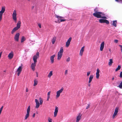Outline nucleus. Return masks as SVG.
<instances>
[{"instance_id":"a211bd4d","label":"nucleus","mask_w":122,"mask_h":122,"mask_svg":"<svg viewBox=\"0 0 122 122\" xmlns=\"http://www.w3.org/2000/svg\"><path fill=\"white\" fill-rule=\"evenodd\" d=\"M84 47H85L84 46L82 47L80 50L79 55L81 56H82L83 55V53L84 51Z\"/></svg>"},{"instance_id":"f257e3e1","label":"nucleus","mask_w":122,"mask_h":122,"mask_svg":"<svg viewBox=\"0 0 122 122\" xmlns=\"http://www.w3.org/2000/svg\"><path fill=\"white\" fill-rule=\"evenodd\" d=\"M94 10L95 12L93 14V15L95 17L98 18H107L106 16H104L105 15L103 13L101 12H98V8L97 7L94 9Z\"/></svg>"},{"instance_id":"680f3d73","label":"nucleus","mask_w":122,"mask_h":122,"mask_svg":"<svg viewBox=\"0 0 122 122\" xmlns=\"http://www.w3.org/2000/svg\"><path fill=\"white\" fill-rule=\"evenodd\" d=\"M36 113H37H37H38V112H36Z\"/></svg>"},{"instance_id":"5701e85b","label":"nucleus","mask_w":122,"mask_h":122,"mask_svg":"<svg viewBox=\"0 0 122 122\" xmlns=\"http://www.w3.org/2000/svg\"><path fill=\"white\" fill-rule=\"evenodd\" d=\"M53 71H50L48 75L47 76L49 78H50L53 75Z\"/></svg>"},{"instance_id":"1a4fd4ad","label":"nucleus","mask_w":122,"mask_h":122,"mask_svg":"<svg viewBox=\"0 0 122 122\" xmlns=\"http://www.w3.org/2000/svg\"><path fill=\"white\" fill-rule=\"evenodd\" d=\"M14 55V53L13 51H11L8 55V59L10 60L12 59Z\"/></svg>"},{"instance_id":"49530a36","label":"nucleus","mask_w":122,"mask_h":122,"mask_svg":"<svg viewBox=\"0 0 122 122\" xmlns=\"http://www.w3.org/2000/svg\"><path fill=\"white\" fill-rule=\"evenodd\" d=\"M50 97L49 96H47V101H49V98Z\"/></svg>"},{"instance_id":"3c124183","label":"nucleus","mask_w":122,"mask_h":122,"mask_svg":"<svg viewBox=\"0 0 122 122\" xmlns=\"http://www.w3.org/2000/svg\"><path fill=\"white\" fill-rule=\"evenodd\" d=\"M3 106H2L0 108V109H1L2 110L3 109Z\"/></svg>"},{"instance_id":"c85d7f7f","label":"nucleus","mask_w":122,"mask_h":122,"mask_svg":"<svg viewBox=\"0 0 122 122\" xmlns=\"http://www.w3.org/2000/svg\"><path fill=\"white\" fill-rule=\"evenodd\" d=\"M117 86V87H119L120 89L122 88V81L120 83L119 85Z\"/></svg>"},{"instance_id":"603ef678","label":"nucleus","mask_w":122,"mask_h":122,"mask_svg":"<svg viewBox=\"0 0 122 122\" xmlns=\"http://www.w3.org/2000/svg\"><path fill=\"white\" fill-rule=\"evenodd\" d=\"M114 77H112V80L113 81V80H114Z\"/></svg>"},{"instance_id":"f03ea898","label":"nucleus","mask_w":122,"mask_h":122,"mask_svg":"<svg viewBox=\"0 0 122 122\" xmlns=\"http://www.w3.org/2000/svg\"><path fill=\"white\" fill-rule=\"evenodd\" d=\"M39 53L37 52L36 55H34L33 57V59L34 63H32L30 66L32 70L34 71L35 69V66H36V64L37 62V59L39 57Z\"/></svg>"},{"instance_id":"bf43d9fd","label":"nucleus","mask_w":122,"mask_h":122,"mask_svg":"<svg viewBox=\"0 0 122 122\" xmlns=\"http://www.w3.org/2000/svg\"><path fill=\"white\" fill-rule=\"evenodd\" d=\"M1 112V111H0V115L1 114V112Z\"/></svg>"},{"instance_id":"e433bc0d","label":"nucleus","mask_w":122,"mask_h":122,"mask_svg":"<svg viewBox=\"0 0 122 122\" xmlns=\"http://www.w3.org/2000/svg\"><path fill=\"white\" fill-rule=\"evenodd\" d=\"M67 72H68V70H66L65 71V75H67Z\"/></svg>"},{"instance_id":"aec40b11","label":"nucleus","mask_w":122,"mask_h":122,"mask_svg":"<svg viewBox=\"0 0 122 122\" xmlns=\"http://www.w3.org/2000/svg\"><path fill=\"white\" fill-rule=\"evenodd\" d=\"M5 7L4 6L2 7L1 10L0 11V14L3 15V13L5 12Z\"/></svg>"},{"instance_id":"423d86ee","label":"nucleus","mask_w":122,"mask_h":122,"mask_svg":"<svg viewBox=\"0 0 122 122\" xmlns=\"http://www.w3.org/2000/svg\"><path fill=\"white\" fill-rule=\"evenodd\" d=\"M64 90V88L62 87L60 89L57 91L56 92V97L58 98L60 96L61 94L62 93Z\"/></svg>"},{"instance_id":"6e6552de","label":"nucleus","mask_w":122,"mask_h":122,"mask_svg":"<svg viewBox=\"0 0 122 122\" xmlns=\"http://www.w3.org/2000/svg\"><path fill=\"white\" fill-rule=\"evenodd\" d=\"M16 15V11L15 10L13 11L12 16L13 19L15 21H16L17 20Z\"/></svg>"},{"instance_id":"f8f14e48","label":"nucleus","mask_w":122,"mask_h":122,"mask_svg":"<svg viewBox=\"0 0 122 122\" xmlns=\"http://www.w3.org/2000/svg\"><path fill=\"white\" fill-rule=\"evenodd\" d=\"M20 35V34L18 33H17L15 35L14 37V39L15 41L17 42L18 41Z\"/></svg>"},{"instance_id":"b1692460","label":"nucleus","mask_w":122,"mask_h":122,"mask_svg":"<svg viewBox=\"0 0 122 122\" xmlns=\"http://www.w3.org/2000/svg\"><path fill=\"white\" fill-rule=\"evenodd\" d=\"M113 63V59H110L109 60V61L108 63V65L109 66H111L112 64Z\"/></svg>"},{"instance_id":"ddd939ff","label":"nucleus","mask_w":122,"mask_h":122,"mask_svg":"<svg viewBox=\"0 0 122 122\" xmlns=\"http://www.w3.org/2000/svg\"><path fill=\"white\" fill-rule=\"evenodd\" d=\"M22 67L21 66H20L17 69V75L19 76L22 71Z\"/></svg>"},{"instance_id":"393cba45","label":"nucleus","mask_w":122,"mask_h":122,"mask_svg":"<svg viewBox=\"0 0 122 122\" xmlns=\"http://www.w3.org/2000/svg\"><path fill=\"white\" fill-rule=\"evenodd\" d=\"M117 20H114L113 21L112 25L115 27H116L117 26Z\"/></svg>"},{"instance_id":"052dcab7","label":"nucleus","mask_w":122,"mask_h":122,"mask_svg":"<svg viewBox=\"0 0 122 122\" xmlns=\"http://www.w3.org/2000/svg\"><path fill=\"white\" fill-rule=\"evenodd\" d=\"M33 8H34V6H33L32 7V9H33Z\"/></svg>"},{"instance_id":"7c9ffc66","label":"nucleus","mask_w":122,"mask_h":122,"mask_svg":"<svg viewBox=\"0 0 122 122\" xmlns=\"http://www.w3.org/2000/svg\"><path fill=\"white\" fill-rule=\"evenodd\" d=\"M25 38L24 36L22 37L21 38V42H23L24 41H25Z\"/></svg>"},{"instance_id":"a19ab883","label":"nucleus","mask_w":122,"mask_h":122,"mask_svg":"<svg viewBox=\"0 0 122 122\" xmlns=\"http://www.w3.org/2000/svg\"><path fill=\"white\" fill-rule=\"evenodd\" d=\"M50 93H51V92L50 91H49V92H48V93H47V96H49L50 97Z\"/></svg>"},{"instance_id":"dca6fc26","label":"nucleus","mask_w":122,"mask_h":122,"mask_svg":"<svg viewBox=\"0 0 122 122\" xmlns=\"http://www.w3.org/2000/svg\"><path fill=\"white\" fill-rule=\"evenodd\" d=\"M100 70L99 68H98L97 69V72L96 73V78L97 79H98L99 78L100 76L99 73Z\"/></svg>"},{"instance_id":"a18cd8bd","label":"nucleus","mask_w":122,"mask_h":122,"mask_svg":"<svg viewBox=\"0 0 122 122\" xmlns=\"http://www.w3.org/2000/svg\"><path fill=\"white\" fill-rule=\"evenodd\" d=\"M39 27L40 28H41V25L40 24H38Z\"/></svg>"},{"instance_id":"09e8293b","label":"nucleus","mask_w":122,"mask_h":122,"mask_svg":"<svg viewBox=\"0 0 122 122\" xmlns=\"http://www.w3.org/2000/svg\"><path fill=\"white\" fill-rule=\"evenodd\" d=\"M35 113H34L32 116L34 118L35 117Z\"/></svg>"},{"instance_id":"4c0bfd02","label":"nucleus","mask_w":122,"mask_h":122,"mask_svg":"<svg viewBox=\"0 0 122 122\" xmlns=\"http://www.w3.org/2000/svg\"><path fill=\"white\" fill-rule=\"evenodd\" d=\"M119 77L121 78H122V71L120 73Z\"/></svg>"},{"instance_id":"20e7f679","label":"nucleus","mask_w":122,"mask_h":122,"mask_svg":"<svg viewBox=\"0 0 122 122\" xmlns=\"http://www.w3.org/2000/svg\"><path fill=\"white\" fill-rule=\"evenodd\" d=\"M63 52V47H61L60 48V50L57 53V59L58 60H60L61 59Z\"/></svg>"},{"instance_id":"7ed1b4c3","label":"nucleus","mask_w":122,"mask_h":122,"mask_svg":"<svg viewBox=\"0 0 122 122\" xmlns=\"http://www.w3.org/2000/svg\"><path fill=\"white\" fill-rule=\"evenodd\" d=\"M39 100L40 102V103H39V102L37 99H35V100L36 103L35 108L36 109L38 108L39 107L40 104L41 105L43 103V99L41 97H39Z\"/></svg>"},{"instance_id":"39448f33","label":"nucleus","mask_w":122,"mask_h":122,"mask_svg":"<svg viewBox=\"0 0 122 122\" xmlns=\"http://www.w3.org/2000/svg\"><path fill=\"white\" fill-rule=\"evenodd\" d=\"M30 107L29 106L28 107L26 111V113L25 117V119L26 120L30 116Z\"/></svg>"},{"instance_id":"9b49d317","label":"nucleus","mask_w":122,"mask_h":122,"mask_svg":"<svg viewBox=\"0 0 122 122\" xmlns=\"http://www.w3.org/2000/svg\"><path fill=\"white\" fill-rule=\"evenodd\" d=\"M71 40V37H70L66 42V47H68L69 46Z\"/></svg>"},{"instance_id":"0eeeda50","label":"nucleus","mask_w":122,"mask_h":122,"mask_svg":"<svg viewBox=\"0 0 122 122\" xmlns=\"http://www.w3.org/2000/svg\"><path fill=\"white\" fill-rule=\"evenodd\" d=\"M21 23L20 21H18L17 24L16 26L12 30H18L20 27Z\"/></svg>"},{"instance_id":"412c9836","label":"nucleus","mask_w":122,"mask_h":122,"mask_svg":"<svg viewBox=\"0 0 122 122\" xmlns=\"http://www.w3.org/2000/svg\"><path fill=\"white\" fill-rule=\"evenodd\" d=\"M66 20L65 19H61L60 20H57L55 21V22L56 23H60L61 22L65 21Z\"/></svg>"},{"instance_id":"6ab92c4d","label":"nucleus","mask_w":122,"mask_h":122,"mask_svg":"<svg viewBox=\"0 0 122 122\" xmlns=\"http://www.w3.org/2000/svg\"><path fill=\"white\" fill-rule=\"evenodd\" d=\"M55 56V55L54 54L51 56L50 59L51 61V63H53L54 62V58Z\"/></svg>"},{"instance_id":"bb28decb","label":"nucleus","mask_w":122,"mask_h":122,"mask_svg":"<svg viewBox=\"0 0 122 122\" xmlns=\"http://www.w3.org/2000/svg\"><path fill=\"white\" fill-rule=\"evenodd\" d=\"M56 38L55 37H53L51 40V42L52 44H54L56 40Z\"/></svg>"},{"instance_id":"a878e982","label":"nucleus","mask_w":122,"mask_h":122,"mask_svg":"<svg viewBox=\"0 0 122 122\" xmlns=\"http://www.w3.org/2000/svg\"><path fill=\"white\" fill-rule=\"evenodd\" d=\"M34 84L33 86H35L37 85L38 83V81L37 79H35L34 81Z\"/></svg>"},{"instance_id":"58836bf2","label":"nucleus","mask_w":122,"mask_h":122,"mask_svg":"<svg viewBox=\"0 0 122 122\" xmlns=\"http://www.w3.org/2000/svg\"><path fill=\"white\" fill-rule=\"evenodd\" d=\"M90 73H91V72L90 71L87 72V76H88L90 74Z\"/></svg>"},{"instance_id":"cd10ccee","label":"nucleus","mask_w":122,"mask_h":122,"mask_svg":"<svg viewBox=\"0 0 122 122\" xmlns=\"http://www.w3.org/2000/svg\"><path fill=\"white\" fill-rule=\"evenodd\" d=\"M121 68V66L120 65H119L115 69V71H117L118 70L120 69Z\"/></svg>"},{"instance_id":"ea45409f","label":"nucleus","mask_w":122,"mask_h":122,"mask_svg":"<svg viewBox=\"0 0 122 122\" xmlns=\"http://www.w3.org/2000/svg\"><path fill=\"white\" fill-rule=\"evenodd\" d=\"M55 17H56V18H57L58 19H60V16H59L57 15H55Z\"/></svg>"},{"instance_id":"37998d69","label":"nucleus","mask_w":122,"mask_h":122,"mask_svg":"<svg viewBox=\"0 0 122 122\" xmlns=\"http://www.w3.org/2000/svg\"><path fill=\"white\" fill-rule=\"evenodd\" d=\"M90 106V104H88V106L86 107V109H88L89 108Z\"/></svg>"},{"instance_id":"13d9d810","label":"nucleus","mask_w":122,"mask_h":122,"mask_svg":"<svg viewBox=\"0 0 122 122\" xmlns=\"http://www.w3.org/2000/svg\"><path fill=\"white\" fill-rule=\"evenodd\" d=\"M6 71L5 70H4L3 71V72H6Z\"/></svg>"},{"instance_id":"5fc2aeb1","label":"nucleus","mask_w":122,"mask_h":122,"mask_svg":"<svg viewBox=\"0 0 122 122\" xmlns=\"http://www.w3.org/2000/svg\"><path fill=\"white\" fill-rule=\"evenodd\" d=\"M60 18H63V17L62 16H60Z\"/></svg>"},{"instance_id":"c03bdc74","label":"nucleus","mask_w":122,"mask_h":122,"mask_svg":"<svg viewBox=\"0 0 122 122\" xmlns=\"http://www.w3.org/2000/svg\"><path fill=\"white\" fill-rule=\"evenodd\" d=\"M118 42V40H115L114 41V42L116 43H117Z\"/></svg>"},{"instance_id":"c9c22d12","label":"nucleus","mask_w":122,"mask_h":122,"mask_svg":"<svg viewBox=\"0 0 122 122\" xmlns=\"http://www.w3.org/2000/svg\"><path fill=\"white\" fill-rule=\"evenodd\" d=\"M3 15L0 14V21H1L2 19V17Z\"/></svg>"},{"instance_id":"4468645a","label":"nucleus","mask_w":122,"mask_h":122,"mask_svg":"<svg viewBox=\"0 0 122 122\" xmlns=\"http://www.w3.org/2000/svg\"><path fill=\"white\" fill-rule=\"evenodd\" d=\"M58 108L56 106V107L55 108V111L54 112V117H56V116L57 113L58 112Z\"/></svg>"},{"instance_id":"473e14b6","label":"nucleus","mask_w":122,"mask_h":122,"mask_svg":"<svg viewBox=\"0 0 122 122\" xmlns=\"http://www.w3.org/2000/svg\"><path fill=\"white\" fill-rule=\"evenodd\" d=\"M48 120L49 122H52V119L50 118H48Z\"/></svg>"},{"instance_id":"de8ad7c7","label":"nucleus","mask_w":122,"mask_h":122,"mask_svg":"<svg viewBox=\"0 0 122 122\" xmlns=\"http://www.w3.org/2000/svg\"><path fill=\"white\" fill-rule=\"evenodd\" d=\"M2 52H1L0 53V58L2 54Z\"/></svg>"},{"instance_id":"2eb2a0df","label":"nucleus","mask_w":122,"mask_h":122,"mask_svg":"<svg viewBox=\"0 0 122 122\" xmlns=\"http://www.w3.org/2000/svg\"><path fill=\"white\" fill-rule=\"evenodd\" d=\"M104 44L105 43L104 41L102 42L101 44L100 47V50L101 51H103L104 48Z\"/></svg>"},{"instance_id":"72a5a7b5","label":"nucleus","mask_w":122,"mask_h":122,"mask_svg":"<svg viewBox=\"0 0 122 122\" xmlns=\"http://www.w3.org/2000/svg\"><path fill=\"white\" fill-rule=\"evenodd\" d=\"M70 60V57H68L66 59V61L68 62Z\"/></svg>"},{"instance_id":"9d476101","label":"nucleus","mask_w":122,"mask_h":122,"mask_svg":"<svg viewBox=\"0 0 122 122\" xmlns=\"http://www.w3.org/2000/svg\"><path fill=\"white\" fill-rule=\"evenodd\" d=\"M118 111V108L116 107L115 108L114 112L112 116L113 118H114L115 116L117 115Z\"/></svg>"},{"instance_id":"4be33fe9","label":"nucleus","mask_w":122,"mask_h":122,"mask_svg":"<svg viewBox=\"0 0 122 122\" xmlns=\"http://www.w3.org/2000/svg\"><path fill=\"white\" fill-rule=\"evenodd\" d=\"M93 77V75H90V77L89 78V81L88 83H90L91 82L92 80Z\"/></svg>"},{"instance_id":"6e6d98bb","label":"nucleus","mask_w":122,"mask_h":122,"mask_svg":"<svg viewBox=\"0 0 122 122\" xmlns=\"http://www.w3.org/2000/svg\"><path fill=\"white\" fill-rule=\"evenodd\" d=\"M14 31H12V34L14 32Z\"/></svg>"},{"instance_id":"79ce46f5","label":"nucleus","mask_w":122,"mask_h":122,"mask_svg":"<svg viewBox=\"0 0 122 122\" xmlns=\"http://www.w3.org/2000/svg\"><path fill=\"white\" fill-rule=\"evenodd\" d=\"M119 46L121 48V50L122 53V46L121 45H119Z\"/></svg>"},{"instance_id":"8fccbe9b","label":"nucleus","mask_w":122,"mask_h":122,"mask_svg":"<svg viewBox=\"0 0 122 122\" xmlns=\"http://www.w3.org/2000/svg\"><path fill=\"white\" fill-rule=\"evenodd\" d=\"M28 88H27L26 89V92H28Z\"/></svg>"},{"instance_id":"f704fd0d","label":"nucleus","mask_w":122,"mask_h":122,"mask_svg":"<svg viewBox=\"0 0 122 122\" xmlns=\"http://www.w3.org/2000/svg\"><path fill=\"white\" fill-rule=\"evenodd\" d=\"M115 1L117 2H120L122 3V0H115Z\"/></svg>"},{"instance_id":"c756f323","label":"nucleus","mask_w":122,"mask_h":122,"mask_svg":"<svg viewBox=\"0 0 122 122\" xmlns=\"http://www.w3.org/2000/svg\"><path fill=\"white\" fill-rule=\"evenodd\" d=\"M105 20V19H100L99 20V22L101 23H104Z\"/></svg>"},{"instance_id":"e2e57ef3","label":"nucleus","mask_w":122,"mask_h":122,"mask_svg":"<svg viewBox=\"0 0 122 122\" xmlns=\"http://www.w3.org/2000/svg\"><path fill=\"white\" fill-rule=\"evenodd\" d=\"M28 0V1H30V0Z\"/></svg>"},{"instance_id":"4d7b16f0","label":"nucleus","mask_w":122,"mask_h":122,"mask_svg":"<svg viewBox=\"0 0 122 122\" xmlns=\"http://www.w3.org/2000/svg\"><path fill=\"white\" fill-rule=\"evenodd\" d=\"M2 110H1V109H0V111H1V112H2Z\"/></svg>"},{"instance_id":"864d4df0","label":"nucleus","mask_w":122,"mask_h":122,"mask_svg":"<svg viewBox=\"0 0 122 122\" xmlns=\"http://www.w3.org/2000/svg\"><path fill=\"white\" fill-rule=\"evenodd\" d=\"M36 76H37V77H38V73H37V72H36Z\"/></svg>"},{"instance_id":"f3484780","label":"nucleus","mask_w":122,"mask_h":122,"mask_svg":"<svg viewBox=\"0 0 122 122\" xmlns=\"http://www.w3.org/2000/svg\"><path fill=\"white\" fill-rule=\"evenodd\" d=\"M81 114L80 113H79L76 117V122H78L79 121L80 119L81 118Z\"/></svg>"},{"instance_id":"2f4dec72","label":"nucleus","mask_w":122,"mask_h":122,"mask_svg":"<svg viewBox=\"0 0 122 122\" xmlns=\"http://www.w3.org/2000/svg\"><path fill=\"white\" fill-rule=\"evenodd\" d=\"M104 23H106V24H109V22L108 20L105 19Z\"/></svg>"}]
</instances>
